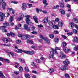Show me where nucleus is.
Masks as SVG:
<instances>
[{
    "instance_id": "obj_1",
    "label": "nucleus",
    "mask_w": 78,
    "mask_h": 78,
    "mask_svg": "<svg viewBox=\"0 0 78 78\" xmlns=\"http://www.w3.org/2000/svg\"><path fill=\"white\" fill-rule=\"evenodd\" d=\"M27 18L26 19V21L28 25H31V22H30V16L27 15L26 16Z\"/></svg>"
},
{
    "instance_id": "obj_2",
    "label": "nucleus",
    "mask_w": 78,
    "mask_h": 78,
    "mask_svg": "<svg viewBox=\"0 0 78 78\" xmlns=\"http://www.w3.org/2000/svg\"><path fill=\"white\" fill-rule=\"evenodd\" d=\"M40 37L41 38V39H42L43 40L45 41H46V42L48 44H50V40L49 39H46L44 37V36H42V35H41L40 36Z\"/></svg>"
},
{
    "instance_id": "obj_3",
    "label": "nucleus",
    "mask_w": 78,
    "mask_h": 78,
    "mask_svg": "<svg viewBox=\"0 0 78 78\" xmlns=\"http://www.w3.org/2000/svg\"><path fill=\"white\" fill-rule=\"evenodd\" d=\"M1 3H2V7L3 9H5V6H6V3L5 2V0H0V5Z\"/></svg>"
},
{
    "instance_id": "obj_4",
    "label": "nucleus",
    "mask_w": 78,
    "mask_h": 78,
    "mask_svg": "<svg viewBox=\"0 0 78 78\" xmlns=\"http://www.w3.org/2000/svg\"><path fill=\"white\" fill-rule=\"evenodd\" d=\"M9 15H10V14L9 13H5V14L2 12L0 13V16H1L0 17H3L4 16L5 17H8Z\"/></svg>"
},
{
    "instance_id": "obj_5",
    "label": "nucleus",
    "mask_w": 78,
    "mask_h": 78,
    "mask_svg": "<svg viewBox=\"0 0 78 78\" xmlns=\"http://www.w3.org/2000/svg\"><path fill=\"white\" fill-rule=\"evenodd\" d=\"M24 53H26V54H29L31 55H33L34 53V52L33 51H24Z\"/></svg>"
},
{
    "instance_id": "obj_6",
    "label": "nucleus",
    "mask_w": 78,
    "mask_h": 78,
    "mask_svg": "<svg viewBox=\"0 0 78 78\" xmlns=\"http://www.w3.org/2000/svg\"><path fill=\"white\" fill-rule=\"evenodd\" d=\"M5 28H6L4 26H2L0 27V30H2V32L3 33V32H5V33H6V32H7V30L5 29Z\"/></svg>"
},
{
    "instance_id": "obj_7",
    "label": "nucleus",
    "mask_w": 78,
    "mask_h": 78,
    "mask_svg": "<svg viewBox=\"0 0 78 78\" xmlns=\"http://www.w3.org/2000/svg\"><path fill=\"white\" fill-rule=\"evenodd\" d=\"M27 4L25 3H23L22 4V6L21 7V8L23 10V11H25L27 9Z\"/></svg>"
},
{
    "instance_id": "obj_8",
    "label": "nucleus",
    "mask_w": 78,
    "mask_h": 78,
    "mask_svg": "<svg viewBox=\"0 0 78 78\" xmlns=\"http://www.w3.org/2000/svg\"><path fill=\"white\" fill-rule=\"evenodd\" d=\"M60 69L62 70H68V67L66 65H64L63 67L60 68Z\"/></svg>"
},
{
    "instance_id": "obj_9",
    "label": "nucleus",
    "mask_w": 78,
    "mask_h": 78,
    "mask_svg": "<svg viewBox=\"0 0 78 78\" xmlns=\"http://www.w3.org/2000/svg\"><path fill=\"white\" fill-rule=\"evenodd\" d=\"M63 50L66 53H68L69 51H70V50L68 49L66 47L63 48Z\"/></svg>"
},
{
    "instance_id": "obj_10",
    "label": "nucleus",
    "mask_w": 78,
    "mask_h": 78,
    "mask_svg": "<svg viewBox=\"0 0 78 78\" xmlns=\"http://www.w3.org/2000/svg\"><path fill=\"white\" fill-rule=\"evenodd\" d=\"M48 21V18L46 17L43 20V23H47Z\"/></svg>"
},
{
    "instance_id": "obj_11",
    "label": "nucleus",
    "mask_w": 78,
    "mask_h": 78,
    "mask_svg": "<svg viewBox=\"0 0 78 78\" xmlns=\"http://www.w3.org/2000/svg\"><path fill=\"white\" fill-rule=\"evenodd\" d=\"M54 53L53 52H50V54L49 57L50 58H53L54 57Z\"/></svg>"
},
{
    "instance_id": "obj_12",
    "label": "nucleus",
    "mask_w": 78,
    "mask_h": 78,
    "mask_svg": "<svg viewBox=\"0 0 78 78\" xmlns=\"http://www.w3.org/2000/svg\"><path fill=\"white\" fill-rule=\"evenodd\" d=\"M33 17L36 23H38V22H39L38 21V19L37 18V17H36V16H34Z\"/></svg>"
},
{
    "instance_id": "obj_13",
    "label": "nucleus",
    "mask_w": 78,
    "mask_h": 78,
    "mask_svg": "<svg viewBox=\"0 0 78 78\" xmlns=\"http://www.w3.org/2000/svg\"><path fill=\"white\" fill-rule=\"evenodd\" d=\"M63 63L64 64L67 65L70 63V62H69V60L66 59V61H65L63 62Z\"/></svg>"
},
{
    "instance_id": "obj_14",
    "label": "nucleus",
    "mask_w": 78,
    "mask_h": 78,
    "mask_svg": "<svg viewBox=\"0 0 78 78\" xmlns=\"http://www.w3.org/2000/svg\"><path fill=\"white\" fill-rule=\"evenodd\" d=\"M59 58L60 59H63V58H66V55H61L58 56Z\"/></svg>"
},
{
    "instance_id": "obj_15",
    "label": "nucleus",
    "mask_w": 78,
    "mask_h": 78,
    "mask_svg": "<svg viewBox=\"0 0 78 78\" xmlns=\"http://www.w3.org/2000/svg\"><path fill=\"white\" fill-rule=\"evenodd\" d=\"M3 41L5 43H8V39L6 38H3Z\"/></svg>"
},
{
    "instance_id": "obj_16",
    "label": "nucleus",
    "mask_w": 78,
    "mask_h": 78,
    "mask_svg": "<svg viewBox=\"0 0 78 78\" xmlns=\"http://www.w3.org/2000/svg\"><path fill=\"white\" fill-rule=\"evenodd\" d=\"M24 27L25 30H28L29 28L28 27V25L27 24H25L24 26Z\"/></svg>"
},
{
    "instance_id": "obj_17",
    "label": "nucleus",
    "mask_w": 78,
    "mask_h": 78,
    "mask_svg": "<svg viewBox=\"0 0 78 78\" xmlns=\"http://www.w3.org/2000/svg\"><path fill=\"white\" fill-rule=\"evenodd\" d=\"M24 51H22V49H18V51H16V52L17 53H22V52H23L24 53Z\"/></svg>"
},
{
    "instance_id": "obj_18",
    "label": "nucleus",
    "mask_w": 78,
    "mask_h": 78,
    "mask_svg": "<svg viewBox=\"0 0 78 78\" xmlns=\"http://www.w3.org/2000/svg\"><path fill=\"white\" fill-rule=\"evenodd\" d=\"M7 53L8 54V55H9V57H10V55H11L12 56V57H13V56H14V53H11V52H7Z\"/></svg>"
},
{
    "instance_id": "obj_19",
    "label": "nucleus",
    "mask_w": 78,
    "mask_h": 78,
    "mask_svg": "<svg viewBox=\"0 0 78 78\" xmlns=\"http://www.w3.org/2000/svg\"><path fill=\"white\" fill-rule=\"evenodd\" d=\"M69 25H70L71 26V29H72V28H73V27H74V23L73 22H71L69 23Z\"/></svg>"
},
{
    "instance_id": "obj_20",
    "label": "nucleus",
    "mask_w": 78,
    "mask_h": 78,
    "mask_svg": "<svg viewBox=\"0 0 78 78\" xmlns=\"http://www.w3.org/2000/svg\"><path fill=\"white\" fill-rule=\"evenodd\" d=\"M60 11L61 12V13L62 14H65V11L64 10L62 9H60Z\"/></svg>"
},
{
    "instance_id": "obj_21",
    "label": "nucleus",
    "mask_w": 78,
    "mask_h": 78,
    "mask_svg": "<svg viewBox=\"0 0 78 78\" xmlns=\"http://www.w3.org/2000/svg\"><path fill=\"white\" fill-rule=\"evenodd\" d=\"M0 77H1L2 78H5V76L3 75V74L2 72L0 71Z\"/></svg>"
},
{
    "instance_id": "obj_22",
    "label": "nucleus",
    "mask_w": 78,
    "mask_h": 78,
    "mask_svg": "<svg viewBox=\"0 0 78 78\" xmlns=\"http://www.w3.org/2000/svg\"><path fill=\"white\" fill-rule=\"evenodd\" d=\"M51 50L52 51V52H53L54 53H55V54H58V52L56 51L55 49L52 48Z\"/></svg>"
},
{
    "instance_id": "obj_23",
    "label": "nucleus",
    "mask_w": 78,
    "mask_h": 78,
    "mask_svg": "<svg viewBox=\"0 0 78 78\" xmlns=\"http://www.w3.org/2000/svg\"><path fill=\"white\" fill-rule=\"evenodd\" d=\"M24 70H25L26 72L28 73L30 71L28 67H25L24 68Z\"/></svg>"
},
{
    "instance_id": "obj_24",
    "label": "nucleus",
    "mask_w": 78,
    "mask_h": 78,
    "mask_svg": "<svg viewBox=\"0 0 78 78\" xmlns=\"http://www.w3.org/2000/svg\"><path fill=\"white\" fill-rule=\"evenodd\" d=\"M62 47H66L67 45V43L66 42H62Z\"/></svg>"
},
{
    "instance_id": "obj_25",
    "label": "nucleus",
    "mask_w": 78,
    "mask_h": 78,
    "mask_svg": "<svg viewBox=\"0 0 78 78\" xmlns=\"http://www.w3.org/2000/svg\"><path fill=\"white\" fill-rule=\"evenodd\" d=\"M58 25L60 27H62L63 24L62 23V22L59 21L58 22Z\"/></svg>"
},
{
    "instance_id": "obj_26",
    "label": "nucleus",
    "mask_w": 78,
    "mask_h": 78,
    "mask_svg": "<svg viewBox=\"0 0 78 78\" xmlns=\"http://www.w3.org/2000/svg\"><path fill=\"white\" fill-rule=\"evenodd\" d=\"M25 77L26 78H30V74H26L24 75Z\"/></svg>"
},
{
    "instance_id": "obj_27",
    "label": "nucleus",
    "mask_w": 78,
    "mask_h": 78,
    "mask_svg": "<svg viewBox=\"0 0 78 78\" xmlns=\"http://www.w3.org/2000/svg\"><path fill=\"white\" fill-rule=\"evenodd\" d=\"M74 42H75L77 43L78 42V38L77 37H74Z\"/></svg>"
},
{
    "instance_id": "obj_28",
    "label": "nucleus",
    "mask_w": 78,
    "mask_h": 78,
    "mask_svg": "<svg viewBox=\"0 0 78 78\" xmlns=\"http://www.w3.org/2000/svg\"><path fill=\"white\" fill-rule=\"evenodd\" d=\"M12 20H13V17L12 16H10V19L9 20V22H12Z\"/></svg>"
},
{
    "instance_id": "obj_29",
    "label": "nucleus",
    "mask_w": 78,
    "mask_h": 78,
    "mask_svg": "<svg viewBox=\"0 0 78 78\" xmlns=\"http://www.w3.org/2000/svg\"><path fill=\"white\" fill-rule=\"evenodd\" d=\"M60 6L61 8H64V3H61L60 4Z\"/></svg>"
},
{
    "instance_id": "obj_30",
    "label": "nucleus",
    "mask_w": 78,
    "mask_h": 78,
    "mask_svg": "<svg viewBox=\"0 0 78 78\" xmlns=\"http://www.w3.org/2000/svg\"><path fill=\"white\" fill-rule=\"evenodd\" d=\"M12 42V43H14V41H12V39L9 38H8V42Z\"/></svg>"
},
{
    "instance_id": "obj_31",
    "label": "nucleus",
    "mask_w": 78,
    "mask_h": 78,
    "mask_svg": "<svg viewBox=\"0 0 78 78\" xmlns=\"http://www.w3.org/2000/svg\"><path fill=\"white\" fill-rule=\"evenodd\" d=\"M74 20L75 22V23H78V19L76 18H74Z\"/></svg>"
},
{
    "instance_id": "obj_32",
    "label": "nucleus",
    "mask_w": 78,
    "mask_h": 78,
    "mask_svg": "<svg viewBox=\"0 0 78 78\" xmlns=\"http://www.w3.org/2000/svg\"><path fill=\"white\" fill-rule=\"evenodd\" d=\"M65 77H66V78H70V76H69V74L67 73L65 74Z\"/></svg>"
},
{
    "instance_id": "obj_33",
    "label": "nucleus",
    "mask_w": 78,
    "mask_h": 78,
    "mask_svg": "<svg viewBox=\"0 0 78 78\" xmlns=\"http://www.w3.org/2000/svg\"><path fill=\"white\" fill-rule=\"evenodd\" d=\"M53 27L54 29H59V27H58V26L56 25H54L53 26Z\"/></svg>"
},
{
    "instance_id": "obj_34",
    "label": "nucleus",
    "mask_w": 78,
    "mask_h": 78,
    "mask_svg": "<svg viewBox=\"0 0 78 78\" xmlns=\"http://www.w3.org/2000/svg\"><path fill=\"white\" fill-rule=\"evenodd\" d=\"M59 41V39L58 38H56L55 39V42L56 44L58 43Z\"/></svg>"
},
{
    "instance_id": "obj_35",
    "label": "nucleus",
    "mask_w": 78,
    "mask_h": 78,
    "mask_svg": "<svg viewBox=\"0 0 78 78\" xmlns=\"http://www.w3.org/2000/svg\"><path fill=\"white\" fill-rule=\"evenodd\" d=\"M73 31L74 33H75V34H77V33L78 32L77 31V30H76L73 29Z\"/></svg>"
},
{
    "instance_id": "obj_36",
    "label": "nucleus",
    "mask_w": 78,
    "mask_h": 78,
    "mask_svg": "<svg viewBox=\"0 0 78 78\" xmlns=\"http://www.w3.org/2000/svg\"><path fill=\"white\" fill-rule=\"evenodd\" d=\"M21 43V41L20 40H18L16 41V44H20V43Z\"/></svg>"
},
{
    "instance_id": "obj_37",
    "label": "nucleus",
    "mask_w": 78,
    "mask_h": 78,
    "mask_svg": "<svg viewBox=\"0 0 78 78\" xmlns=\"http://www.w3.org/2000/svg\"><path fill=\"white\" fill-rule=\"evenodd\" d=\"M20 61L21 62H25V60L23 59L20 58Z\"/></svg>"
},
{
    "instance_id": "obj_38",
    "label": "nucleus",
    "mask_w": 78,
    "mask_h": 78,
    "mask_svg": "<svg viewBox=\"0 0 78 78\" xmlns=\"http://www.w3.org/2000/svg\"><path fill=\"white\" fill-rule=\"evenodd\" d=\"M11 3H14V4H17L18 2L17 1H12L11 2Z\"/></svg>"
},
{
    "instance_id": "obj_39",
    "label": "nucleus",
    "mask_w": 78,
    "mask_h": 78,
    "mask_svg": "<svg viewBox=\"0 0 78 78\" xmlns=\"http://www.w3.org/2000/svg\"><path fill=\"white\" fill-rule=\"evenodd\" d=\"M19 70L20 72H22V71L23 70V69L22 67H19Z\"/></svg>"
},
{
    "instance_id": "obj_40",
    "label": "nucleus",
    "mask_w": 78,
    "mask_h": 78,
    "mask_svg": "<svg viewBox=\"0 0 78 78\" xmlns=\"http://www.w3.org/2000/svg\"><path fill=\"white\" fill-rule=\"evenodd\" d=\"M4 25L5 27H7L8 26H9V23H4Z\"/></svg>"
},
{
    "instance_id": "obj_41",
    "label": "nucleus",
    "mask_w": 78,
    "mask_h": 78,
    "mask_svg": "<svg viewBox=\"0 0 78 78\" xmlns=\"http://www.w3.org/2000/svg\"><path fill=\"white\" fill-rule=\"evenodd\" d=\"M22 37L23 40L27 39V37H26V35H23L22 36Z\"/></svg>"
},
{
    "instance_id": "obj_42",
    "label": "nucleus",
    "mask_w": 78,
    "mask_h": 78,
    "mask_svg": "<svg viewBox=\"0 0 78 78\" xmlns=\"http://www.w3.org/2000/svg\"><path fill=\"white\" fill-rule=\"evenodd\" d=\"M32 34H37V32L36 31H34L31 32Z\"/></svg>"
},
{
    "instance_id": "obj_43",
    "label": "nucleus",
    "mask_w": 78,
    "mask_h": 78,
    "mask_svg": "<svg viewBox=\"0 0 78 78\" xmlns=\"http://www.w3.org/2000/svg\"><path fill=\"white\" fill-rule=\"evenodd\" d=\"M22 17H19L17 18V20L19 21L22 20Z\"/></svg>"
},
{
    "instance_id": "obj_44",
    "label": "nucleus",
    "mask_w": 78,
    "mask_h": 78,
    "mask_svg": "<svg viewBox=\"0 0 78 78\" xmlns=\"http://www.w3.org/2000/svg\"><path fill=\"white\" fill-rule=\"evenodd\" d=\"M31 65L34 67V66H36V64L34 62H31Z\"/></svg>"
},
{
    "instance_id": "obj_45",
    "label": "nucleus",
    "mask_w": 78,
    "mask_h": 78,
    "mask_svg": "<svg viewBox=\"0 0 78 78\" xmlns=\"http://www.w3.org/2000/svg\"><path fill=\"white\" fill-rule=\"evenodd\" d=\"M48 24H49V25L51 26V25H53V23L51 22H48Z\"/></svg>"
},
{
    "instance_id": "obj_46",
    "label": "nucleus",
    "mask_w": 78,
    "mask_h": 78,
    "mask_svg": "<svg viewBox=\"0 0 78 78\" xmlns=\"http://www.w3.org/2000/svg\"><path fill=\"white\" fill-rule=\"evenodd\" d=\"M35 62H36L37 63H40L41 62V61L39 59H36Z\"/></svg>"
},
{
    "instance_id": "obj_47",
    "label": "nucleus",
    "mask_w": 78,
    "mask_h": 78,
    "mask_svg": "<svg viewBox=\"0 0 78 78\" xmlns=\"http://www.w3.org/2000/svg\"><path fill=\"white\" fill-rule=\"evenodd\" d=\"M62 37H63V38L65 39H66L67 38V37H66V36H65L64 35H62Z\"/></svg>"
},
{
    "instance_id": "obj_48",
    "label": "nucleus",
    "mask_w": 78,
    "mask_h": 78,
    "mask_svg": "<svg viewBox=\"0 0 78 78\" xmlns=\"http://www.w3.org/2000/svg\"><path fill=\"white\" fill-rule=\"evenodd\" d=\"M50 37L51 39H53L54 37V35L53 34H51L50 35Z\"/></svg>"
},
{
    "instance_id": "obj_49",
    "label": "nucleus",
    "mask_w": 78,
    "mask_h": 78,
    "mask_svg": "<svg viewBox=\"0 0 78 78\" xmlns=\"http://www.w3.org/2000/svg\"><path fill=\"white\" fill-rule=\"evenodd\" d=\"M14 73L16 75H18V74H19V71H15Z\"/></svg>"
},
{
    "instance_id": "obj_50",
    "label": "nucleus",
    "mask_w": 78,
    "mask_h": 78,
    "mask_svg": "<svg viewBox=\"0 0 78 78\" xmlns=\"http://www.w3.org/2000/svg\"><path fill=\"white\" fill-rule=\"evenodd\" d=\"M68 36H70V35H72L73 33L72 32H69L67 34Z\"/></svg>"
},
{
    "instance_id": "obj_51",
    "label": "nucleus",
    "mask_w": 78,
    "mask_h": 78,
    "mask_svg": "<svg viewBox=\"0 0 78 78\" xmlns=\"http://www.w3.org/2000/svg\"><path fill=\"white\" fill-rule=\"evenodd\" d=\"M10 35L11 36H15V34L12 33V32H10Z\"/></svg>"
},
{
    "instance_id": "obj_52",
    "label": "nucleus",
    "mask_w": 78,
    "mask_h": 78,
    "mask_svg": "<svg viewBox=\"0 0 78 78\" xmlns=\"http://www.w3.org/2000/svg\"><path fill=\"white\" fill-rule=\"evenodd\" d=\"M5 61L7 63H9V60L8 59H5Z\"/></svg>"
},
{
    "instance_id": "obj_53",
    "label": "nucleus",
    "mask_w": 78,
    "mask_h": 78,
    "mask_svg": "<svg viewBox=\"0 0 78 78\" xmlns=\"http://www.w3.org/2000/svg\"><path fill=\"white\" fill-rule=\"evenodd\" d=\"M15 29L16 30H19V27L17 26H16L15 27Z\"/></svg>"
},
{
    "instance_id": "obj_54",
    "label": "nucleus",
    "mask_w": 78,
    "mask_h": 78,
    "mask_svg": "<svg viewBox=\"0 0 78 78\" xmlns=\"http://www.w3.org/2000/svg\"><path fill=\"white\" fill-rule=\"evenodd\" d=\"M6 46H7V47H11V44H6Z\"/></svg>"
},
{
    "instance_id": "obj_55",
    "label": "nucleus",
    "mask_w": 78,
    "mask_h": 78,
    "mask_svg": "<svg viewBox=\"0 0 78 78\" xmlns=\"http://www.w3.org/2000/svg\"><path fill=\"white\" fill-rule=\"evenodd\" d=\"M50 70H51V72H50V73H52V72H54V69H53L52 68L51 69H50Z\"/></svg>"
},
{
    "instance_id": "obj_56",
    "label": "nucleus",
    "mask_w": 78,
    "mask_h": 78,
    "mask_svg": "<svg viewBox=\"0 0 78 78\" xmlns=\"http://www.w3.org/2000/svg\"><path fill=\"white\" fill-rule=\"evenodd\" d=\"M54 33L55 34H59V32L56 30L55 31Z\"/></svg>"
},
{
    "instance_id": "obj_57",
    "label": "nucleus",
    "mask_w": 78,
    "mask_h": 78,
    "mask_svg": "<svg viewBox=\"0 0 78 78\" xmlns=\"http://www.w3.org/2000/svg\"><path fill=\"white\" fill-rule=\"evenodd\" d=\"M23 36V35H22L21 34H18V36H19V37H22Z\"/></svg>"
},
{
    "instance_id": "obj_58",
    "label": "nucleus",
    "mask_w": 78,
    "mask_h": 78,
    "mask_svg": "<svg viewBox=\"0 0 78 78\" xmlns=\"http://www.w3.org/2000/svg\"><path fill=\"white\" fill-rule=\"evenodd\" d=\"M0 20L1 21H3V17H0Z\"/></svg>"
},
{
    "instance_id": "obj_59",
    "label": "nucleus",
    "mask_w": 78,
    "mask_h": 78,
    "mask_svg": "<svg viewBox=\"0 0 78 78\" xmlns=\"http://www.w3.org/2000/svg\"><path fill=\"white\" fill-rule=\"evenodd\" d=\"M26 36L27 39H28V38L30 37V35H26Z\"/></svg>"
},
{
    "instance_id": "obj_60",
    "label": "nucleus",
    "mask_w": 78,
    "mask_h": 78,
    "mask_svg": "<svg viewBox=\"0 0 78 78\" xmlns=\"http://www.w3.org/2000/svg\"><path fill=\"white\" fill-rule=\"evenodd\" d=\"M27 17V14H26V13H24L23 15V17Z\"/></svg>"
},
{
    "instance_id": "obj_61",
    "label": "nucleus",
    "mask_w": 78,
    "mask_h": 78,
    "mask_svg": "<svg viewBox=\"0 0 78 78\" xmlns=\"http://www.w3.org/2000/svg\"><path fill=\"white\" fill-rule=\"evenodd\" d=\"M32 73H37V72L36 71H35L34 70H33L32 71Z\"/></svg>"
},
{
    "instance_id": "obj_62",
    "label": "nucleus",
    "mask_w": 78,
    "mask_h": 78,
    "mask_svg": "<svg viewBox=\"0 0 78 78\" xmlns=\"http://www.w3.org/2000/svg\"><path fill=\"white\" fill-rule=\"evenodd\" d=\"M43 27V26L41 24H40L38 26V28H41V27Z\"/></svg>"
},
{
    "instance_id": "obj_63",
    "label": "nucleus",
    "mask_w": 78,
    "mask_h": 78,
    "mask_svg": "<svg viewBox=\"0 0 78 78\" xmlns=\"http://www.w3.org/2000/svg\"><path fill=\"white\" fill-rule=\"evenodd\" d=\"M4 59H3V58L2 57H0V61H3Z\"/></svg>"
},
{
    "instance_id": "obj_64",
    "label": "nucleus",
    "mask_w": 78,
    "mask_h": 78,
    "mask_svg": "<svg viewBox=\"0 0 78 78\" xmlns=\"http://www.w3.org/2000/svg\"><path fill=\"white\" fill-rule=\"evenodd\" d=\"M75 27L76 28V29L78 30V26L76 25V24Z\"/></svg>"
}]
</instances>
